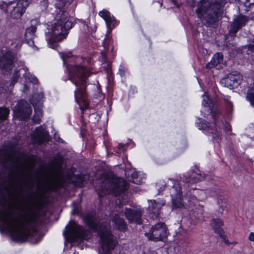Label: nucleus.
Listing matches in <instances>:
<instances>
[{
  "label": "nucleus",
  "instance_id": "obj_1",
  "mask_svg": "<svg viewBox=\"0 0 254 254\" xmlns=\"http://www.w3.org/2000/svg\"><path fill=\"white\" fill-rule=\"evenodd\" d=\"M16 161L13 148L7 146L0 147V232L8 233L14 242L27 241L36 244L43 237L36 228L39 217L36 210L42 209V203L35 201L31 194L28 195L29 201L19 199L22 192H29L34 188L33 179L22 171L18 180L17 194L10 195L8 199L5 195L6 183Z\"/></svg>",
  "mask_w": 254,
  "mask_h": 254
},
{
  "label": "nucleus",
  "instance_id": "obj_2",
  "mask_svg": "<svg viewBox=\"0 0 254 254\" xmlns=\"http://www.w3.org/2000/svg\"><path fill=\"white\" fill-rule=\"evenodd\" d=\"M73 0H57L55 6L58 9L55 19L48 25V33L50 37L48 40L49 47L56 49L58 43L65 39L68 34V30L74 25V23L69 17L68 12L64 10L65 7L69 5Z\"/></svg>",
  "mask_w": 254,
  "mask_h": 254
},
{
  "label": "nucleus",
  "instance_id": "obj_3",
  "mask_svg": "<svg viewBox=\"0 0 254 254\" xmlns=\"http://www.w3.org/2000/svg\"><path fill=\"white\" fill-rule=\"evenodd\" d=\"M64 63L68 71L69 79L76 86L74 92L75 99L83 115L84 111L88 108L89 101L86 91L87 79L89 76L87 69L83 66L70 64L71 53L60 54Z\"/></svg>",
  "mask_w": 254,
  "mask_h": 254
},
{
  "label": "nucleus",
  "instance_id": "obj_4",
  "mask_svg": "<svg viewBox=\"0 0 254 254\" xmlns=\"http://www.w3.org/2000/svg\"><path fill=\"white\" fill-rule=\"evenodd\" d=\"M225 0H200L195 9L201 23L206 27H214L222 14L221 7Z\"/></svg>",
  "mask_w": 254,
  "mask_h": 254
},
{
  "label": "nucleus",
  "instance_id": "obj_5",
  "mask_svg": "<svg viewBox=\"0 0 254 254\" xmlns=\"http://www.w3.org/2000/svg\"><path fill=\"white\" fill-rule=\"evenodd\" d=\"M128 189V184L124 179L114 177L111 180L103 181L96 189L99 197L113 193L115 196L121 195Z\"/></svg>",
  "mask_w": 254,
  "mask_h": 254
},
{
  "label": "nucleus",
  "instance_id": "obj_6",
  "mask_svg": "<svg viewBox=\"0 0 254 254\" xmlns=\"http://www.w3.org/2000/svg\"><path fill=\"white\" fill-rule=\"evenodd\" d=\"M63 234L66 239L72 241H82L90 238V233L74 221L69 222Z\"/></svg>",
  "mask_w": 254,
  "mask_h": 254
},
{
  "label": "nucleus",
  "instance_id": "obj_7",
  "mask_svg": "<svg viewBox=\"0 0 254 254\" xmlns=\"http://www.w3.org/2000/svg\"><path fill=\"white\" fill-rule=\"evenodd\" d=\"M98 235L101 241V248L103 254H118L115 250L116 242L108 227L100 229Z\"/></svg>",
  "mask_w": 254,
  "mask_h": 254
},
{
  "label": "nucleus",
  "instance_id": "obj_8",
  "mask_svg": "<svg viewBox=\"0 0 254 254\" xmlns=\"http://www.w3.org/2000/svg\"><path fill=\"white\" fill-rule=\"evenodd\" d=\"M169 234L166 225L163 222H158L153 225L148 232L145 235L149 240L154 242L165 241Z\"/></svg>",
  "mask_w": 254,
  "mask_h": 254
},
{
  "label": "nucleus",
  "instance_id": "obj_9",
  "mask_svg": "<svg viewBox=\"0 0 254 254\" xmlns=\"http://www.w3.org/2000/svg\"><path fill=\"white\" fill-rule=\"evenodd\" d=\"M15 54L11 51L1 50L0 52V68L5 71H10L14 65Z\"/></svg>",
  "mask_w": 254,
  "mask_h": 254
},
{
  "label": "nucleus",
  "instance_id": "obj_10",
  "mask_svg": "<svg viewBox=\"0 0 254 254\" xmlns=\"http://www.w3.org/2000/svg\"><path fill=\"white\" fill-rule=\"evenodd\" d=\"M243 76L240 72L233 71L221 80V84L230 89L238 87L242 83Z\"/></svg>",
  "mask_w": 254,
  "mask_h": 254
},
{
  "label": "nucleus",
  "instance_id": "obj_11",
  "mask_svg": "<svg viewBox=\"0 0 254 254\" xmlns=\"http://www.w3.org/2000/svg\"><path fill=\"white\" fill-rule=\"evenodd\" d=\"M32 112L30 104L24 100H21L14 107V113L19 120L26 121L29 119Z\"/></svg>",
  "mask_w": 254,
  "mask_h": 254
},
{
  "label": "nucleus",
  "instance_id": "obj_12",
  "mask_svg": "<svg viewBox=\"0 0 254 254\" xmlns=\"http://www.w3.org/2000/svg\"><path fill=\"white\" fill-rule=\"evenodd\" d=\"M143 214V210L140 207L134 208H129L126 207L125 214L130 223H135L140 225L143 222L142 216Z\"/></svg>",
  "mask_w": 254,
  "mask_h": 254
},
{
  "label": "nucleus",
  "instance_id": "obj_13",
  "mask_svg": "<svg viewBox=\"0 0 254 254\" xmlns=\"http://www.w3.org/2000/svg\"><path fill=\"white\" fill-rule=\"evenodd\" d=\"M249 20V17L248 16L242 14L238 15L236 18L234 19L230 26L229 31V35L231 37H235L239 29L245 26Z\"/></svg>",
  "mask_w": 254,
  "mask_h": 254
},
{
  "label": "nucleus",
  "instance_id": "obj_14",
  "mask_svg": "<svg viewBox=\"0 0 254 254\" xmlns=\"http://www.w3.org/2000/svg\"><path fill=\"white\" fill-rule=\"evenodd\" d=\"M203 100L202 101V105L204 106V111H201L202 113L204 112V115L212 114V117L214 121V124L216 126H217V121L219 119V112L217 111L213 112V104L212 101L209 98L208 96H203Z\"/></svg>",
  "mask_w": 254,
  "mask_h": 254
},
{
  "label": "nucleus",
  "instance_id": "obj_15",
  "mask_svg": "<svg viewBox=\"0 0 254 254\" xmlns=\"http://www.w3.org/2000/svg\"><path fill=\"white\" fill-rule=\"evenodd\" d=\"M29 4L28 0H19L10 12L11 17L13 19L20 18L25 12Z\"/></svg>",
  "mask_w": 254,
  "mask_h": 254
},
{
  "label": "nucleus",
  "instance_id": "obj_16",
  "mask_svg": "<svg viewBox=\"0 0 254 254\" xmlns=\"http://www.w3.org/2000/svg\"><path fill=\"white\" fill-rule=\"evenodd\" d=\"M37 21L36 20H32L31 21L30 26L25 30V39L27 43L30 46H34V38L35 37V32L37 29L36 25Z\"/></svg>",
  "mask_w": 254,
  "mask_h": 254
},
{
  "label": "nucleus",
  "instance_id": "obj_17",
  "mask_svg": "<svg viewBox=\"0 0 254 254\" xmlns=\"http://www.w3.org/2000/svg\"><path fill=\"white\" fill-rule=\"evenodd\" d=\"M35 132V134L32 136V140L34 143L41 145L47 141L48 133L42 126L37 127Z\"/></svg>",
  "mask_w": 254,
  "mask_h": 254
},
{
  "label": "nucleus",
  "instance_id": "obj_18",
  "mask_svg": "<svg viewBox=\"0 0 254 254\" xmlns=\"http://www.w3.org/2000/svg\"><path fill=\"white\" fill-rule=\"evenodd\" d=\"M210 224L213 228L214 232L220 236L225 244H228L229 242L228 240L226 239V236L224 235V231L221 228L223 225V222L222 220L218 218L213 219Z\"/></svg>",
  "mask_w": 254,
  "mask_h": 254
},
{
  "label": "nucleus",
  "instance_id": "obj_19",
  "mask_svg": "<svg viewBox=\"0 0 254 254\" xmlns=\"http://www.w3.org/2000/svg\"><path fill=\"white\" fill-rule=\"evenodd\" d=\"M148 202L149 203L148 211L156 216L159 215L161 207L165 204L164 200H148Z\"/></svg>",
  "mask_w": 254,
  "mask_h": 254
},
{
  "label": "nucleus",
  "instance_id": "obj_20",
  "mask_svg": "<svg viewBox=\"0 0 254 254\" xmlns=\"http://www.w3.org/2000/svg\"><path fill=\"white\" fill-rule=\"evenodd\" d=\"M99 15L105 21L108 30L112 29L117 25V21L113 16H111L110 13L107 10L101 11Z\"/></svg>",
  "mask_w": 254,
  "mask_h": 254
},
{
  "label": "nucleus",
  "instance_id": "obj_21",
  "mask_svg": "<svg viewBox=\"0 0 254 254\" xmlns=\"http://www.w3.org/2000/svg\"><path fill=\"white\" fill-rule=\"evenodd\" d=\"M125 172L126 177L130 182L137 185H140L143 182V178L139 177L138 173L133 170H125Z\"/></svg>",
  "mask_w": 254,
  "mask_h": 254
},
{
  "label": "nucleus",
  "instance_id": "obj_22",
  "mask_svg": "<svg viewBox=\"0 0 254 254\" xmlns=\"http://www.w3.org/2000/svg\"><path fill=\"white\" fill-rule=\"evenodd\" d=\"M115 228L121 231L125 232L127 229V227L125 220L121 218L119 214H115L112 219Z\"/></svg>",
  "mask_w": 254,
  "mask_h": 254
},
{
  "label": "nucleus",
  "instance_id": "obj_23",
  "mask_svg": "<svg viewBox=\"0 0 254 254\" xmlns=\"http://www.w3.org/2000/svg\"><path fill=\"white\" fill-rule=\"evenodd\" d=\"M223 55L222 53H217L214 55L211 61L208 63L206 67L207 68H212L222 62Z\"/></svg>",
  "mask_w": 254,
  "mask_h": 254
},
{
  "label": "nucleus",
  "instance_id": "obj_24",
  "mask_svg": "<svg viewBox=\"0 0 254 254\" xmlns=\"http://www.w3.org/2000/svg\"><path fill=\"white\" fill-rule=\"evenodd\" d=\"M205 177L204 174H197L196 173H192L190 177L186 178L183 181L186 183H196L198 182L203 181Z\"/></svg>",
  "mask_w": 254,
  "mask_h": 254
},
{
  "label": "nucleus",
  "instance_id": "obj_25",
  "mask_svg": "<svg viewBox=\"0 0 254 254\" xmlns=\"http://www.w3.org/2000/svg\"><path fill=\"white\" fill-rule=\"evenodd\" d=\"M171 198L183 197L182 189L180 184L175 182L170 189Z\"/></svg>",
  "mask_w": 254,
  "mask_h": 254
},
{
  "label": "nucleus",
  "instance_id": "obj_26",
  "mask_svg": "<svg viewBox=\"0 0 254 254\" xmlns=\"http://www.w3.org/2000/svg\"><path fill=\"white\" fill-rule=\"evenodd\" d=\"M22 69L24 71H26L27 68L26 67L22 68ZM21 70V69H20L19 71L18 70L14 71L11 79V81L10 83V86H13L17 82L20 76L19 72Z\"/></svg>",
  "mask_w": 254,
  "mask_h": 254
},
{
  "label": "nucleus",
  "instance_id": "obj_27",
  "mask_svg": "<svg viewBox=\"0 0 254 254\" xmlns=\"http://www.w3.org/2000/svg\"><path fill=\"white\" fill-rule=\"evenodd\" d=\"M43 97L44 94L42 92L34 94L32 99H31V103L33 105L37 103H39L43 99Z\"/></svg>",
  "mask_w": 254,
  "mask_h": 254
},
{
  "label": "nucleus",
  "instance_id": "obj_28",
  "mask_svg": "<svg viewBox=\"0 0 254 254\" xmlns=\"http://www.w3.org/2000/svg\"><path fill=\"white\" fill-rule=\"evenodd\" d=\"M182 197H173L172 198V202L173 207L175 208H181L183 206L182 203Z\"/></svg>",
  "mask_w": 254,
  "mask_h": 254
},
{
  "label": "nucleus",
  "instance_id": "obj_29",
  "mask_svg": "<svg viewBox=\"0 0 254 254\" xmlns=\"http://www.w3.org/2000/svg\"><path fill=\"white\" fill-rule=\"evenodd\" d=\"M246 99L250 102L251 105L254 108V89L248 91Z\"/></svg>",
  "mask_w": 254,
  "mask_h": 254
},
{
  "label": "nucleus",
  "instance_id": "obj_30",
  "mask_svg": "<svg viewBox=\"0 0 254 254\" xmlns=\"http://www.w3.org/2000/svg\"><path fill=\"white\" fill-rule=\"evenodd\" d=\"M9 114V110L5 108H0V120H5Z\"/></svg>",
  "mask_w": 254,
  "mask_h": 254
},
{
  "label": "nucleus",
  "instance_id": "obj_31",
  "mask_svg": "<svg viewBox=\"0 0 254 254\" xmlns=\"http://www.w3.org/2000/svg\"><path fill=\"white\" fill-rule=\"evenodd\" d=\"M25 72V73L23 74V76L25 78L28 79L30 82L34 84H36L38 83V80L35 76L30 74L29 72Z\"/></svg>",
  "mask_w": 254,
  "mask_h": 254
},
{
  "label": "nucleus",
  "instance_id": "obj_32",
  "mask_svg": "<svg viewBox=\"0 0 254 254\" xmlns=\"http://www.w3.org/2000/svg\"><path fill=\"white\" fill-rule=\"evenodd\" d=\"M35 112L36 115H34L32 120L35 123L39 124L40 121L41 120V117L42 116V111L41 110H37L36 109H35Z\"/></svg>",
  "mask_w": 254,
  "mask_h": 254
},
{
  "label": "nucleus",
  "instance_id": "obj_33",
  "mask_svg": "<svg viewBox=\"0 0 254 254\" xmlns=\"http://www.w3.org/2000/svg\"><path fill=\"white\" fill-rule=\"evenodd\" d=\"M28 160L29 162V168L31 169L34 168L37 162L36 156L34 155H31L28 157Z\"/></svg>",
  "mask_w": 254,
  "mask_h": 254
},
{
  "label": "nucleus",
  "instance_id": "obj_34",
  "mask_svg": "<svg viewBox=\"0 0 254 254\" xmlns=\"http://www.w3.org/2000/svg\"><path fill=\"white\" fill-rule=\"evenodd\" d=\"M197 127L199 129H206L209 128V124L206 121L203 120L199 123H197Z\"/></svg>",
  "mask_w": 254,
  "mask_h": 254
},
{
  "label": "nucleus",
  "instance_id": "obj_35",
  "mask_svg": "<svg viewBox=\"0 0 254 254\" xmlns=\"http://www.w3.org/2000/svg\"><path fill=\"white\" fill-rule=\"evenodd\" d=\"M72 213L74 214L78 215L80 213V208L79 204L73 201L72 204Z\"/></svg>",
  "mask_w": 254,
  "mask_h": 254
},
{
  "label": "nucleus",
  "instance_id": "obj_36",
  "mask_svg": "<svg viewBox=\"0 0 254 254\" xmlns=\"http://www.w3.org/2000/svg\"><path fill=\"white\" fill-rule=\"evenodd\" d=\"M156 186L159 187L158 188V194L162 192L166 187V184L164 182H159L156 184Z\"/></svg>",
  "mask_w": 254,
  "mask_h": 254
},
{
  "label": "nucleus",
  "instance_id": "obj_37",
  "mask_svg": "<svg viewBox=\"0 0 254 254\" xmlns=\"http://www.w3.org/2000/svg\"><path fill=\"white\" fill-rule=\"evenodd\" d=\"M248 51L254 53V37L251 39V43L247 46Z\"/></svg>",
  "mask_w": 254,
  "mask_h": 254
},
{
  "label": "nucleus",
  "instance_id": "obj_38",
  "mask_svg": "<svg viewBox=\"0 0 254 254\" xmlns=\"http://www.w3.org/2000/svg\"><path fill=\"white\" fill-rule=\"evenodd\" d=\"M99 58V60L103 63H105L107 61V57L106 56V54L103 51H102L101 52V55Z\"/></svg>",
  "mask_w": 254,
  "mask_h": 254
},
{
  "label": "nucleus",
  "instance_id": "obj_39",
  "mask_svg": "<svg viewBox=\"0 0 254 254\" xmlns=\"http://www.w3.org/2000/svg\"><path fill=\"white\" fill-rule=\"evenodd\" d=\"M167 1L173 5L174 6H176L177 8L180 7V3L176 0H167Z\"/></svg>",
  "mask_w": 254,
  "mask_h": 254
},
{
  "label": "nucleus",
  "instance_id": "obj_40",
  "mask_svg": "<svg viewBox=\"0 0 254 254\" xmlns=\"http://www.w3.org/2000/svg\"><path fill=\"white\" fill-rule=\"evenodd\" d=\"M48 0H43L40 2V4L41 6H43V7L45 9L48 6Z\"/></svg>",
  "mask_w": 254,
  "mask_h": 254
},
{
  "label": "nucleus",
  "instance_id": "obj_41",
  "mask_svg": "<svg viewBox=\"0 0 254 254\" xmlns=\"http://www.w3.org/2000/svg\"><path fill=\"white\" fill-rule=\"evenodd\" d=\"M224 100H225L227 102V106L228 108H231L232 107V102L228 99V98L225 97L224 98Z\"/></svg>",
  "mask_w": 254,
  "mask_h": 254
},
{
  "label": "nucleus",
  "instance_id": "obj_42",
  "mask_svg": "<svg viewBox=\"0 0 254 254\" xmlns=\"http://www.w3.org/2000/svg\"><path fill=\"white\" fill-rule=\"evenodd\" d=\"M218 203L219 205V206L220 207H225V202H223L222 201V199H221V197H220L218 200Z\"/></svg>",
  "mask_w": 254,
  "mask_h": 254
},
{
  "label": "nucleus",
  "instance_id": "obj_43",
  "mask_svg": "<svg viewBox=\"0 0 254 254\" xmlns=\"http://www.w3.org/2000/svg\"><path fill=\"white\" fill-rule=\"evenodd\" d=\"M107 36H106V38L104 39L103 42V45L105 48V49H108V44L109 43L107 42Z\"/></svg>",
  "mask_w": 254,
  "mask_h": 254
},
{
  "label": "nucleus",
  "instance_id": "obj_44",
  "mask_svg": "<svg viewBox=\"0 0 254 254\" xmlns=\"http://www.w3.org/2000/svg\"><path fill=\"white\" fill-rule=\"evenodd\" d=\"M249 240L251 241L254 242V233L251 232L249 236Z\"/></svg>",
  "mask_w": 254,
  "mask_h": 254
},
{
  "label": "nucleus",
  "instance_id": "obj_45",
  "mask_svg": "<svg viewBox=\"0 0 254 254\" xmlns=\"http://www.w3.org/2000/svg\"><path fill=\"white\" fill-rule=\"evenodd\" d=\"M119 73L121 75V76H124L125 74V71L124 68H121L119 70Z\"/></svg>",
  "mask_w": 254,
  "mask_h": 254
},
{
  "label": "nucleus",
  "instance_id": "obj_46",
  "mask_svg": "<svg viewBox=\"0 0 254 254\" xmlns=\"http://www.w3.org/2000/svg\"><path fill=\"white\" fill-rule=\"evenodd\" d=\"M188 2L190 3V5L192 7H194L195 6V1L194 0H188Z\"/></svg>",
  "mask_w": 254,
  "mask_h": 254
},
{
  "label": "nucleus",
  "instance_id": "obj_47",
  "mask_svg": "<svg viewBox=\"0 0 254 254\" xmlns=\"http://www.w3.org/2000/svg\"><path fill=\"white\" fill-rule=\"evenodd\" d=\"M231 130V126H230L229 124H227L226 126L225 127V130L227 132H228V131H230Z\"/></svg>",
  "mask_w": 254,
  "mask_h": 254
},
{
  "label": "nucleus",
  "instance_id": "obj_48",
  "mask_svg": "<svg viewBox=\"0 0 254 254\" xmlns=\"http://www.w3.org/2000/svg\"><path fill=\"white\" fill-rule=\"evenodd\" d=\"M125 146V145L123 144H119L118 145V147H119V149H122V150L123 151H124L125 150L124 149Z\"/></svg>",
  "mask_w": 254,
  "mask_h": 254
},
{
  "label": "nucleus",
  "instance_id": "obj_49",
  "mask_svg": "<svg viewBox=\"0 0 254 254\" xmlns=\"http://www.w3.org/2000/svg\"><path fill=\"white\" fill-rule=\"evenodd\" d=\"M246 3H248L250 5L254 4V0H245Z\"/></svg>",
  "mask_w": 254,
  "mask_h": 254
},
{
  "label": "nucleus",
  "instance_id": "obj_50",
  "mask_svg": "<svg viewBox=\"0 0 254 254\" xmlns=\"http://www.w3.org/2000/svg\"><path fill=\"white\" fill-rule=\"evenodd\" d=\"M86 221H87V222L89 223V224H92V220L89 218V216H87L86 217Z\"/></svg>",
  "mask_w": 254,
  "mask_h": 254
},
{
  "label": "nucleus",
  "instance_id": "obj_51",
  "mask_svg": "<svg viewBox=\"0 0 254 254\" xmlns=\"http://www.w3.org/2000/svg\"><path fill=\"white\" fill-rule=\"evenodd\" d=\"M28 90V87L25 84L24 85V90Z\"/></svg>",
  "mask_w": 254,
  "mask_h": 254
}]
</instances>
